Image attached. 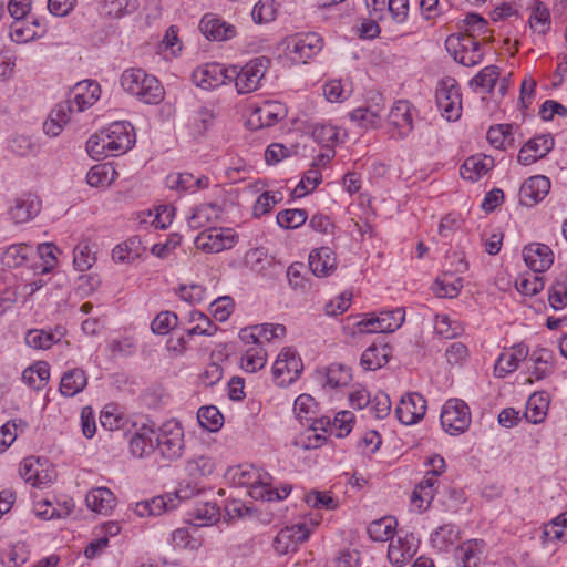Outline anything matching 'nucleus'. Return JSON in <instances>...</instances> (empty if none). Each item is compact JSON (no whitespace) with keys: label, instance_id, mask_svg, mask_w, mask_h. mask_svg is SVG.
Returning <instances> with one entry per match:
<instances>
[{"label":"nucleus","instance_id":"obj_4","mask_svg":"<svg viewBox=\"0 0 567 567\" xmlns=\"http://www.w3.org/2000/svg\"><path fill=\"white\" fill-rule=\"evenodd\" d=\"M269 65L270 60L268 58L258 56L247 62L240 70L236 66V74H234L233 80H235L237 92L247 94L256 91Z\"/></svg>","mask_w":567,"mask_h":567},{"label":"nucleus","instance_id":"obj_35","mask_svg":"<svg viewBox=\"0 0 567 567\" xmlns=\"http://www.w3.org/2000/svg\"><path fill=\"white\" fill-rule=\"evenodd\" d=\"M50 378V368L45 362H37L22 373L23 381L35 390L42 389Z\"/></svg>","mask_w":567,"mask_h":567},{"label":"nucleus","instance_id":"obj_29","mask_svg":"<svg viewBox=\"0 0 567 567\" xmlns=\"http://www.w3.org/2000/svg\"><path fill=\"white\" fill-rule=\"evenodd\" d=\"M390 348L386 344L370 346L361 355L360 364L364 370L374 371L389 361Z\"/></svg>","mask_w":567,"mask_h":567},{"label":"nucleus","instance_id":"obj_48","mask_svg":"<svg viewBox=\"0 0 567 567\" xmlns=\"http://www.w3.org/2000/svg\"><path fill=\"white\" fill-rule=\"evenodd\" d=\"M214 460L205 455L189 460L186 463V471L194 478L208 476L214 472Z\"/></svg>","mask_w":567,"mask_h":567},{"label":"nucleus","instance_id":"obj_41","mask_svg":"<svg viewBox=\"0 0 567 567\" xmlns=\"http://www.w3.org/2000/svg\"><path fill=\"white\" fill-rule=\"evenodd\" d=\"M197 419L202 427L216 432L223 425V414L216 406H202L197 412Z\"/></svg>","mask_w":567,"mask_h":567},{"label":"nucleus","instance_id":"obj_36","mask_svg":"<svg viewBox=\"0 0 567 567\" xmlns=\"http://www.w3.org/2000/svg\"><path fill=\"white\" fill-rule=\"evenodd\" d=\"M255 346L249 348L241 358V368L246 372L254 373L262 369L266 364V350L260 342H254Z\"/></svg>","mask_w":567,"mask_h":567},{"label":"nucleus","instance_id":"obj_51","mask_svg":"<svg viewBox=\"0 0 567 567\" xmlns=\"http://www.w3.org/2000/svg\"><path fill=\"white\" fill-rule=\"evenodd\" d=\"M251 329L252 332L249 334V338L252 339V342H259V339L271 341L286 333V327L282 324L264 323L254 326Z\"/></svg>","mask_w":567,"mask_h":567},{"label":"nucleus","instance_id":"obj_13","mask_svg":"<svg viewBox=\"0 0 567 567\" xmlns=\"http://www.w3.org/2000/svg\"><path fill=\"white\" fill-rule=\"evenodd\" d=\"M550 190V181L544 175L527 178L519 190L520 203L525 206H534L543 200Z\"/></svg>","mask_w":567,"mask_h":567},{"label":"nucleus","instance_id":"obj_45","mask_svg":"<svg viewBox=\"0 0 567 567\" xmlns=\"http://www.w3.org/2000/svg\"><path fill=\"white\" fill-rule=\"evenodd\" d=\"M109 147L110 146L106 143V136L104 131H102L99 134L92 135L86 142V151L89 155L95 161L114 156L112 151L109 150Z\"/></svg>","mask_w":567,"mask_h":567},{"label":"nucleus","instance_id":"obj_18","mask_svg":"<svg viewBox=\"0 0 567 567\" xmlns=\"http://www.w3.org/2000/svg\"><path fill=\"white\" fill-rule=\"evenodd\" d=\"M480 42L473 34H465L460 39V50L455 52V60L465 66H473L483 60Z\"/></svg>","mask_w":567,"mask_h":567},{"label":"nucleus","instance_id":"obj_47","mask_svg":"<svg viewBox=\"0 0 567 567\" xmlns=\"http://www.w3.org/2000/svg\"><path fill=\"white\" fill-rule=\"evenodd\" d=\"M529 25L539 34H545L549 30L550 14L548 8L544 3L537 2L535 4L529 17Z\"/></svg>","mask_w":567,"mask_h":567},{"label":"nucleus","instance_id":"obj_54","mask_svg":"<svg viewBox=\"0 0 567 567\" xmlns=\"http://www.w3.org/2000/svg\"><path fill=\"white\" fill-rule=\"evenodd\" d=\"M193 516L197 525H210L219 519V508L214 503H205L194 509Z\"/></svg>","mask_w":567,"mask_h":567},{"label":"nucleus","instance_id":"obj_21","mask_svg":"<svg viewBox=\"0 0 567 567\" xmlns=\"http://www.w3.org/2000/svg\"><path fill=\"white\" fill-rule=\"evenodd\" d=\"M155 431L148 426L137 430L128 442L130 452L136 457H146L154 451Z\"/></svg>","mask_w":567,"mask_h":567},{"label":"nucleus","instance_id":"obj_24","mask_svg":"<svg viewBox=\"0 0 567 567\" xmlns=\"http://www.w3.org/2000/svg\"><path fill=\"white\" fill-rule=\"evenodd\" d=\"M87 384V377L84 370L80 368L71 369L61 378L60 392L62 395L72 398L82 392Z\"/></svg>","mask_w":567,"mask_h":567},{"label":"nucleus","instance_id":"obj_14","mask_svg":"<svg viewBox=\"0 0 567 567\" xmlns=\"http://www.w3.org/2000/svg\"><path fill=\"white\" fill-rule=\"evenodd\" d=\"M204 37L213 41H226L236 35V29L213 13L205 14L199 22Z\"/></svg>","mask_w":567,"mask_h":567},{"label":"nucleus","instance_id":"obj_15","mask_svg":"<svg viewBox=\"0 0 567 567\" xmlns=\"http://www.w3.org/2000/svg\"><path fill=\"white\" fill-rule=\"evenodd\" d=\"M309 268L317 277L331 275L337 268L336 254L329 247L313 249L309 254Z\"/></svg>","mask_w":567,"mask_h":567},{"label":"nucleus","instance_id":"obj_19","mask_svg":"<svg viewBox=\"0 0 567 567\" xmlns=\"http://www.w3.org/2000/svg\"><path fill=\"white\" fill-rule=\"evenodd\" d=\"M72 101L75 104V111L82 112L92 106L100 97V85L94 81L79 82L73 90Z\"/></svg>","mask_w":567,"mask_h":567},{"label":"nucleus","instance_id":"obj_20","mask_svg":"<svg viewBox=\"0 0 567 567\" xmlns=\"http://www.w3.org/2000/svg\"><path fill=\"white\" fill-rule=\"evenodd\" d=\"M416 550L414 537H398L395 542L391 540L388 557L393 565L401 566L411 560L416 554Z\"/></svg>","mask_w":567,"mask_h":567},{"label":"nucleus","instance_id":"obj_56","mask_svg":"<svg viewBox=\"0 0 567 567\" xmlns=\"http://www.w3.org/2000/svg\"><path fill=\"white\" fill-rule=\"evenodd\" d=\"M54 337L42 329L29 330L25 334V343L33 349H49L53 344Z\"/></svg>","mask_w":567,"mask_h":567},{"label":"nucleus","instance_id":"obj_7","mask_svg":"<svg viewBox=\"0 0 567 567\" xmlns=\"http://www.w3.org/2000/svg\"><path fill=\"white\" fill-rule=\"evenodd\" d=\"M234 74H236V65L225 68L219 63H209L197 69L193 73V79L198 86L209 90L231 82Z\"/></svg>","mask_w":567,"mask_h":567},{"label":"nucleus","instance_id":"obj_28","mask_svg":"<svg viewBox=\"0 0 567 567\" xmlns=\"http://www.w3.org/2000/svg\"><path fill=\"white\" fill-rule=\"evenodd\" d=\"M388 121L390 125L399 128L401 136L408 135L412 130V115L409 103L405 101L396 102L388 115Z\"/></svg>","mask_w":567,"mask_h":567},{"label":"nucleus","instance_id":"obj_6","mask_svg":"<svg viewBox=\"0 0 567 567\" xmlns=\"http://www.w3.org/2000/svg\"><path fill=\"white\" fill-rule=\"evenodd\" d=\"M237 241L238 235L231 228H209L195 238L196 247L207 254L230 249Z\"/></svg>","mask_w":567,"mask_h":567},{"label":"nucleus","instance_id":"obj_23","mask_svg":"<svg viewBox=\"0 0 567 567\" xmlns=\"http://www.w3.org/2000/svg\"><path fill=\"white\" fill-rule=\"evenodd\" d=\"M144 251L140 237L133 236L113 248L112 259L115 262L130 264L140 258Z\"/></svg>","mask_w":567,"mask_h":567},{"label":"nucleus","instance_id":"obj_46","mask_svg":"<svg viewBox=\"0 0 567 567\" xmlns=\"http://www.w3.org/2000/svg\"><path fill=\"white\" fill-rule=\"evenodd\" d=\"M513 128L514 126L512 124L491 126L487 131V140L496 148L505 147L506 143L511 145L514 141Z\"/></svg>","mask_w":567,"mask_h":567},{"label":"nucleus","instance_id":"obj_60","mask_svg":"<svg viewBox=\"0 0 567 567\" xmlns=\"http://www.w3.org/2000/svg\"><path fill=\"white\" fill-rule=\"evenodd\" d=\"M530 151L539 158L545 157L554 147V138L550 134H544L530 138L525 145H530Z\"/></svg>","mask_w":567,"mask_h":567},{"label":"nucleus","instance_id":"obj_57","mask_svg":"<svg viewBox=\"0 0 567 567\" xmlns=\"http://www.w3.org/2000/svg\"><path fill=\"white\" fill-rule=\"evenodd\" d=\"M215 120V113L208 107L199 109L194 116V132L197 135H204L212 126Z\"/></svg>","mask_w":567,"mask_h":567},{"label":"nucleus","instance_id":"obj_63","mask_svg":"<svg viewBox=\"0 0 567 567\" xmlns=\"http://www.w3.org/2000/svg\"><path fill=\"white\" fill-rule=\"evenodd\" d=\"M306 503L313 508L333 509L337 507V501L327 493L311 491L306 495Z\"/></svg>","mask_w":567,"mask_h":567},{"label":"nucleus","instance_id":"obj_43","mask_svg":"<svg viewBox=\"0 0 567 567\" xmlns=\"http://www.w3.org/2000/svg\"><path fill=\"white\" fill-rule=\"evenodd\" d=\"M308 219L305 209L291 208L277 214V224L285 229H295L302 226Z\"/></svg>","mask_w":567,"mask_h":567},{"label":"nucleus","instance_id":"obj_22","mask_svg":"<svg viewBox=\"0 0 567 567\" xmlns=\"http://www.w3.org/2000/svg\"><path fill=\"white\" fill-rule=\"evenodd\" d=\"M494 166V159L486 155H473L465 159L461 166V176L475 182L484 176Z\"/></svg>","mask_w":567,"mask_h":567},{"label":"nucleus","instance_id":"obj_30","mask_svg":"<svg viewBox=\"0 0 567 567\" xmlns=\"http://www.w3.org/2000/svg\"><path fill=\"white\" fill-rule=\"evenodd\" d=\"M220 214L221 208L217 204H202L193 209L187 221L190 228L198 229L206 224L217 220Z\"/></svg>","mask_w":567,"mask_h":567},{"label":"nucleus","instance_id":"obj_39","mask_svg":"<svg viewBox=\"0 0 567 567\" xmlns=\"http://www.w3.org/2000/svg\"><path fill=\"white\" fill-rule=\"evenodd\" d=\"M501 72L499 68L496 65H488L484 69H482L478 74L473 78L470 82L471 87L474 89H482L485 92L491 93L493 89L495 87L498 79H499Z\"/></svg>","mask_w":567,"mask_h":567},{"label":"nucleus","instance_id":"obj_42","mask_svg":"<svg viewBox=\"0 0 567 567\" xmlns=\"http://www.w3.org/2000/svg\"><path fill=\"white\" fill-rule=\"evenodd\" d=\"M285 114V110L279 102H266L256 110V115L260 122L259 126H271Z\"/></svg>","mask_w":567,"mask_h":567},{"label":"nucleus","instance_id":"obj_9","mask_svg":"<svg viewBox=\"0 0 567 567\" xmlns=\"http://www.w3.org/2000/svg\"><path fill=\"white\" fill-rule=\"evenodd\" d=\"M311 530L306 524L287 526L278 532L272 542V547L278 555H285L297 549L298 544L308 539Z\"/></svg>","mask_w":567,"mask_h":567},{"label":"nucleus","instance_id":"obj_59","mask_svg":"<svg viewBox=\"0 0 567 567\" xmlns=\"http://www.w3.org/2000/svg\"><path fill=\"white\" fill-rule=\"evenodd\" d=\"M274 0H260L252 9L251 17L255 22H270L275 19Z\"/></svg>","mask_w":567,"mask_h":567},{"label":"nucleus","instance_id":"obj_40","mask_svg":"<svg viewBox=\"0 0 567 567\" xmlns=\"http://www.w3.org/2000/svg\"><path fill=\"white\" fill-rule=\"evenodd\" d=\"M352 379L351 370L349 367L332 363L326 370V385L330 388H339L347 385Z\"/></svg>","mask_w":567,"mask_h":567},{"label":"nucleus","instance_id":"obj_61","mask_svg":"<svg viewBox=\"0 0 567 567\" xmlns=\"http://www.w3.org/2000/svg\"><path fill=\"white\" fill-rule=\"evenodd\" d=\"M264 476V473L252 465L250 466H239L237 472L235 473L234 478L236 480L238 485L250 487L254 483L260 482V477Z\"/></svg>","mask_w":567,"mask_h":567},{"label":"nucleus","instance_id":"obj_38","mask_svg":"<svg viewBox=\"0 0 567 567\" xmlns=\"http://www.w3.org/2000/svg\"><path fill=\"white\" fill-rule=\"evenodd\" d=\"M396 522L392 517H383L368 526V534L374 542H386L393 538Z\"/></svg>","mask_w":567,"mask_h":567},{"label":"nucleus","instance_id":"obj_8","mask_svg":"<svg viewBox=\"0 0 567 567\" xmlns=\"http://www.w3.org/2000/svg\"><path fill=\"white\" fill-rule=\"evenodd\" d=\"M106 143L114 156L126 153L135 143L133 127L128 122H114L104 130Z\"/></svg>","mask_w":567,"mask_h":567},{"label":"nucleus","instance_id":"obj_3","mask_svg":"<svg viewBox=\"0 0 567 567\" xmlns=\"http://www.w3.org/2000/svg\"><path fill=\"white\" fill-rule=\"evenodd\" d=\"M156 447L159 454L169 461L177 460L184 451V432L181 424L174 420L164 423L155 433Z\"/></svg>","mask_w":567,"mask_h":567},{"label":"nucleus","instance_id":"obj_5","mask_svg":"<svg viewBox=\"0 0 567 567\" xmlns=\"http://www.w3.org/2000/svg\"><path fill=\"white\" fill-rule=\"evenodd\" d=\"M440 421L445 432L451 435L461 434L470 426V409L464 401L460 399H450L442 408Z\"/></svg>","mask_w":567,"mask_h":567},{"label":"nucleus","instance_id":"obj_44","mask_svg":"<svg viewBox=\"0 0 567 567\" xmlns=\"http://www.w3.org/2000/svg\"><path fill=\"white\" fill-rule=\"evenodd\" d=\"M31 248L28 245H12L2 254L1 262L8 268H17L28 259Z\"/></svg>","mask_w":567,"mask_h":567},{"label":"nucleus","instance_id":"obj_31","mask_svg":"<svg viewBox=\"0 0 567 567\" xmlns=\"http://www.w3.org/2000/svg\"><path fill=\"white\" fill-rule=\"evenodd\" d=\"M404 311L402 308H396L394 310L381 311L378 317H375V322L378 327L369 328L368 332H393L399 329L404 321Z\"/></svg>","mask_w":567,"mask_h":567},{"label":"nucleus","instance_id":"obj_50","mask_svg":"<svg viewBox=\"0 0 567 567\" xmlns=\"http://www.w3.org/2000/svg\"><path fill=\"white\" fill-rule=\"evenodd\" d=\"M548 301L555 310L563 309L567 305V282L564 276L556 278L553 282Z\"/></svg>","mask_w":567,"mask_h":567},{"label":"nucleus","instance_id":"obj_62","mask_svg":"<svg viewBox=\"0 0 567 567\" xmlns=\"http://www.w3.org/2000/svg\"><path fill=\"white\" fill-rule=\"evenodd\" d=\"M305 269V265L302 262H295L288 267L287 277L289 280V285L292 289L297 290H307L309 288V279L305 278L301 275V271Z\"/></svg>","mask_w":567,"mask_h":567},{"label":"nucleus","instance_id":"obj_12","mask_svg":"<svg viewBox=\"0 0 567 567\" xmlns=\"http://www.w3.org/2000/svg\"><path fill=\"white\" fill-rule=\"evenodd\" d=\"M523 258L526 266L534 272H544L550 268L554 262L551 249L539 243H533L524 247Z\"/></svg>","mask_w":567,"mask_h":567},{"label":"nucleus","instance_id":"obj_64","mask_svg":"<svg viewBox=\"0 0 567 567\" xmlns=\"http://www.w3.org/2000/svg\"><path fill=\"white\" fill-rule=\"evenodd\" d=\"M95 261L87 246H78L74 249L73 265L79 271L89 270Z\"/></svg>","mask_w":567,"mask_h":567},{"label":"nucleus","instance_id":"obj_37","mask_svg":"<svg viewBox=\"0 0 567 567\" xmlns=\"http://www.w3.org/2000/svg\"><path fill=\"white\" fill-rule=\"evenodd\" d=\"M382 107L380 105L359 107L350 113V118L358 122L362 127H377L381 122Z\"/></svg>","mask_w":567,"mask_h":567},{"label":"nucleus","instance_id":"obj_32","mask_svg":"<svg viewBox=\"0 0 567 567\" xmlns=\"http://www.w3.org/2000/svg\"><path fill=\"white\" fill-rule=\"evenodd\" d=\"M460 538V530L453 524H445L440 526L431 534V544L434 548L446 551Z\"/></svg>","mask_w":567,"mask_h":567},{"label":"nucleus","instance_id":"obj_1","mask_svg":"<svg viewBox=\"0 0 567 567\" xmlns=\"http://www.w3.org/2000/svg\"><path fill=\"white\" fill-rule=\"evenodd\" d=\"M121 85L125 92L145 104H158L164 99L159 81L140 68L125 70L121 75Z\"/></svg>","mask_w":567,"mask_h":567},{"label":"nucleus","instance_id":"obj_55","mask_svg":"<svg viewBox=\"0 0 567 567\" xmlns=\"http://www.w3.org/2000/svg\"><path fill=\"white\" fill-rule=\"evenodd\" d=\"M545 282L539 275H532L527 278H519L516 280L517 290L526 296L537 295L544 289Z\"/></svg>","mask_w":567,"mask_h":567},{"label":"nucleus","instance_id":"obj_34","mask_svg":"<svg viewBox=\"0 0 567 567\" xmlns=\"http://www.w3.org/2000/svg\"><path fill=\"white\" fill-rule=\"evenodd\" d=\"M248 494L257 501L272 502L280 499L279 491L271 487V476L268 473H264L260 482H256L249 487Z\"/></svg>","mask_w":567,"mask_h":567},{"label":"nucleus","instance_id":"obj_17","mask_svg":"<svg viewBox=\"0 0 567 567\" xmlns=\"http://www.w3.org/2000/svg\"><path fill=\"white\" fill-rule=\"evenodd\" d=\"M174 508H176V503H174L173 496L166 494L137 502L134 512L140 517H146L158 516Z\"/></svg>","mask_w":567,"mask_h":567},{"label":"nucleus","instance_id":"obj_27","mask_svg":"<svg viewBox=\"0 0 567 567\" xmlns=\"http://www.w3.org/2000/svg\"><path fill=\"white\" fill-rule=\"evenodd\" d=\"M40 209L41 202L38 197L29 195L16 200L14 206L10 209V215L14 223L20 224L34 218Z\"/></svg>","mask_w":567,"mask_h":567},{"label":"nucleus","instance_id":"obj_49","mask_svg":"<svg viewBox=\"0 0 567 567\" xmlns=\"http://www.w3.org/2000/svg\"><path fill=\"white\" fill-rule=\"evenodd\" d=\"M462 279L456 278L454 281L447 279V275H443L442 278H436L433 284V291L439 298H454L458 295L462 288Z\"/></svg>","mask_w":567,"mask_h":567},{"label":"nucleus","instance_id":"obj_33","mask_svg":"<svg viewBox=\"0 0 567 567\" xmlns=\"http://www.w3.org/2000/svg\"><path fill=\"white\" fill-rule=\"evenodd\" d=\"M548 404V398L544 392L532 394L526 404V420L534 424L540 423L546 416Z\"/></svg>","mask_w":567,"mask_h":567},{"label":"nucleus","instance_id":"obj_2","mask_svg":"<svg viewBox=\"0 0 567 567\" xmlns=\"http://www.w3.org/2000/svg\"><path fill=\"white\" fill-rule=\"evenodd\" d=\"M435 101L439 110L447 121H456L462 113V95L455 79H442L435 91Z\"/></svg>","mask_w":567,"mask_h":567},{"label":"nucleus","instance_id":"obj_10","mask_svg":"<svg viewBox=\"0 0 567 567\" xmlns=\"http://www.w3.org/2000/svg\"><path fill=\"white\" fill-rule=\"evenodd\" d=\"M426 412V400L420 393H410L401 398L395 409L399 421L405 425L417 423Z\"/></svg>","mask_w":567,"mask_h":567},{"label":"nucleus","instance_id":"obj_11","mask_svg":"<svg viewBox=\"0 0 567 567\" xmlns=\"http://www.w3.org/2000/svg\"><path fill=\"white\" fill-rule=\"evenodd\" d=\"M322 47V38L315 32L296 34L287 39V49L305 61L318 54Z\"/></svg>","mask_w":567,"mask_h":567},{"label":"nucleus","instance_id":"obj_52","mask_svg":"<svg viewBox=\"0 0 567 567\" xmlns=\"http://www.w3.org/2000/svg\"><path fill=\"white\" fill-rule=\"evenodd\" d=\"M178 318L172 311H162L151 323V329L155 334L165 336L177 326Z\"/></svg>","mask_w":567,"mask_h":567},{"label":"nucleus","instance_id":"obj_25","mask_svg":"<svg viewBox=\"0 0 567 567\" xmlns=\"http://www.w3.org/2000/svg\"><path fill=\"white\" fill-rule=\"evenodd\" d=\"M87 507L100 514H109L115 506V496L106 487H97L90 491L85 497Z\"/></svg>","mask_w":567,"mask_h":567},{"label":"nucleus","instance_id":"obj_58","mask_svg":"<svg viewBox=\"0 0 567 567\" xmlns=\"http://www.w3.org/2000/svg\"><path fill=\"white\" fill-rule=\"evenodd\" d=\"M234 309L233 299L228 296L219 297L210 303L214 318L220 322L226 321Z\"/></svg>","mask_w":567,"mask_h":567},{"label":"nucleus","instance_id":"obj_16","mask_svg":"<svg viewBox=\"0 0 567 567\" xmlns=\"http://www.w3.org/2000/svg\"><path fill=\"white\" fill-rule=\"evenodd\" d=\"M484 558V542L468 539L455 550V559L460 567H478Z\"/></svg>","mask_w":567,"mask_h":567},{"label":"nucleus","instance_id":"obj_26","mask_svg":"<svg viewBox=\"0 0 567 567\" xmlns=\"http://www.w3.org/2000/svg\"><path fill=\"white\" fill-rule=\"evenodd\" d=\"M529 361L533 367L529 368L530 374L536 380H543L553 372L554 355L553 352L545 348L536 349L532 352Z\"/></svg>","mask_w":567,"mask_h":567},{"label":"nucleus","instance_id":"obj_53","mask_svg":"<svg viewBox=\"0 0 567 567\" xmlns=\"http://www.w3.org/2000/svg\"><path fill=\"white\" fill-rule=\"evenodd\" d=\"M311 135L316 142L324 147H331L338 141L337 128L329 124H316Z\"/></svg>","mask_w":567,"mask_h":567}]
</instances>
